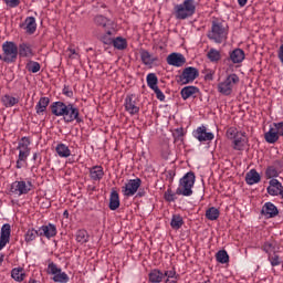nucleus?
<instances>
[{
	"label": "nucleus",
	"instance_id": "19",
	"mask_svg": "<svg viewBox=\"0 0 283 283\" xmlns=\"http://www.w3.org/2000/svg\"><path fill=\"white\" fill-rule=\"evenodd\" d=\"M20 28L25 30L27 34H34L36 32V19L34 17H28L23 23H20Z\"/></svg>",
	"mask_w": 283,
	"mask_h": 283
},
{
	"label": "nucleus",
	"instance_id": "5",
	"mask_svg": "<svg viewBox=\"0 0 283 283\" xmlns=\"http://www.w3.org/2000/svg\"><path fill=\"white\" fill-rule=\"evenodd\" d=\"M208 39L214 43H222L227 39V29L222 23L212 21L211 31L208 32Z\"/></svg>",
	"mask_w": 283,
	"mask_h": 283
},
{
	"label": "nucleus",
	"instance_id": "28",
	"mask_svg": "<svg viewBox=\"0 0 283 283\" xmlns=\"http://www.w3.org/2000/svg\"><path fill=\"white\" fill-rule=\"evenodd\" d=\"M11 277L15 282H23L25 280V270L23 268H14L11 270Z\"/></svg>",
	"mask_w": 283,
	"mask_h": 283
},
{
	"label": "nucleus",
	"instance_id": "50",
	"mask_svg": "<svg viewBox=\"0 0 283 283\" xmlns=\"http://www.w3.org/2000/svg\"><path fill=\"white\" fill-rule=\"evenodd\" d=\"M262 251H264L265 253H268L269 255H271L272 251H275V244L266 241L263 243L262 245Z\"/></svg>",
	"mask_w": 283,
	"mask_h": 283
},
{
	"label": "nucleus",
	"instance_id": "29",
	"mask_svg": "<svg viewBox=\"0 0 283 283\" xmlns=\"http://www.w3.org/2000/svg\"><path fill=\"white\" fill-rule=\"evenodd\" d=\"M264 138L270 145H275V143L280 140V135L277 134V130L270 128L269 132L264 134Z\"/></svg>",
	"mask_w": 283,
	"mask_h": 283
},
{
	"label": "nucleus",
	"instance_id": "3",
	"mask_svg": "<svg viewBox=\"0 0 283 283\" xmlns=\"http://www.w3.org/2000/svg\"><path fill=\"white\" fill-rule=\"evenodd\" d=\"M3 55H0V61L4 63H17L19 56V46L12 41H6L2 44Z\"/></svg>",
	"mask_w": 283,
	"mask_h": 283
},
{
	"label": "nucleus",
	"instance_id": "27",
	"mask_svg": "<svg viewBox=\"0 0 283 283\" xmlns=\"http://www.w3.org/2000/svg\"><path fill=\"white\" fill-rule=\"evenodd\" d=\"M90 176L93 180H103V176H105V171H103V166H93L90 169Z\"/></svg>",
	"mask_w": 283,
	"mask_h": 283
},
{
	"label": "nucleus",
	"instance_id": "13",
	"mask_svg": "<svg viewBox=\"0 0 283 283\" xmlns=\"http://www.w3.org/2000/svg\"><path fill=\"white\" fill-rule=\"evenodd\" d=\"M269 187L266 188V191L270 196H281L283 200V186L282 182L277 179H271L269 181Z\"/></svg>",
	"mask_w": 283,
	"mask_h": 283
},
{
	"label": "nucleus",
	"instance_id": "9",
	"mask_svg": "<svg viewBox=\"0 0 283 283\" xmlns=\"http://www.w3.org/2000/svg\"><path fill=\"white\" fill-rule=\"evenodd\" d=\"M32 181H14L11 184L10 191L11 193H15L18 196H25L32 191Z\"/></svg>",
	"mask_w": 283,
	"mask_h": 283
},
{
	"label": "nucleus",
	"instance_id": "18",
	"mask_svg": "<svg viewBox=\"0 0 283 283\" xmlns=\"http://www.w3.org/2000/svg\"><path fill=\"white\" fill-rule=\"evenodd\" d=\"M51 114L53 116H65V112H67V104L59 101V102H53L50 105Z\"/></svg>",
	"mask_w": 283,
	"mask_h": 283
},
{
	"label": "nucleus",
	"instance_id": "46",
	"mask_svg": "<svg viewBox=\"0 0 283 283\" xmlns=\"http://www.w3.org/2000/svg\"><path fill=\"white\" fill-rule=\"evenodd\" d=\"M28 72H32V74H36V72L41 71V64L39 62L30 61L27 64Z\"/></svg>",
	"mask_w": 283,
	"mask_h": 283
},
{
	"label": "nucleus",
	"instance_id": "7",
	"mask_svg": "<svg viewBox=\"0 0 283 283\" xmlns=\"http://www.w3.org/2000/svg\"><path fill=\"white\" fill-rule=\"evenodd\" d=\"M140 185H143V180L140 178L129 179L123 187L122 193L126 198H132V196H136L138 189H140Z\"/></svg>",
	"mask_w": 283,
	"mask_h": 283
},
{
	"label": "nucleus",
	"instance_id": "2",
	"mask_svg": "<svg viewBox=\"0 0 283 283\" xmlns=\"http://www.w3.org/2000/svg\"><path fill=\"white\" fill-rule=\"evenodd\" d=\"M196 14V0H185L181 4L175 6V17L179 21L190 19Z\"/></svg>",
	"mask_w": 283,
	"mask_h": 283
},
{
	"label": "nucleus",
	"instance_id": "45",
	"mask_svg": "<svg viewBox=\"0 0 283 283\" xmlns=\"http://www.w3.org/2000/svg\"><path fill=\"white\" fill-rule=\"evenodd\" d=\"M53 282L67 283L70 282V276H67V273L60 270V272H57L56 275L53 276Z\"/></svg>",
	"mask_w": 283,
	"mask_h": 283
},
{
	"label": "nucleus",
	"instance_id": "6",
	"mask_svg": "<svg viewBox=\"0 0 283 283\" xmlns=\"http://www.w3.org/2000/svg\"><path fill=\"white\" fill-rule=\"evenodd\" d=\"M198 76H200V71L193 66H188L184 69L182 73L178 76L177 82L180 85H189V83H193Z\"/></svg>",
	"mask_w": 283,
	"mask_h": 283
},
{
	"label": "nucleus",
	"instance_id": "51",
	"mask_svg": "<svg viewBox=\"0 0 283 283\" xmlns=\"http://www.w3.org/2000/svg\"><path fill=\"white\" fill-rule=\"evenodd\" d=\"M164 198L166 202H176V193L171 191V188H169L165 193Z\"/></svg>",
	"mask_w": 283,
	"mask_h": 283
},
{
	"label": "nucleus",
	"instance_id": "33",
	"mask_svg": "<svg viewBox=\"0 0 283 283\" xmlns=\"http://www.w3.org/2000/svg\"><path fill=\"white\" fill-rule=\"evenodd\" d=\"M182 224H185V220L180 214H174L170 221L171 229H175V231H178V229L182 228Z\"/></svg>",
	"mask_w": 283,
	"mask_h": 283
},
{
	"label": "nucleus",
	"instance_id": "8",
	"mask_svg": "<svg viewBox=\"0 0 283 283\" xmlns=\"http://www.w3.org/2000/svg\"><path fill=\"white\" fill-rule=\"evenodd\" d=\"M64 123H83V117H81V112L76 105L69 103L66 106V112L63 115Z\"/></svg>",
	"mask_w": 283,
	"mask_h": 283
},
{
	"label": "nucleus",
	"instance_id": "47",
	"mask_svg": "<svg viewBox=\"0 0 283 283\" xmlns=\"http://www.w3.org/2000/svg\"><path fill=\"white\" fill-rule=\"evenodd\" d=\"M61 268H59L57 265H56V263H54V262H51V263H49V265H48V270H46V273L49 274V275H56L57 273H61Z\"/></svg>",
	"mask_w": 283,
	"mask_h": 283
},
{
	"label": "nucleus",
	"instance_id": "15",
	"mask_svg": "<svg viewBox=\"0 0 283 283\" xmlns=\"http://www.w3.org/2000/svg\"><path fill=\"white\" fill-rule=\"evenodd\" d=\"M56 226L53 223H49L39 228L40 238H48V240H50L51 238H56Z\"/></svg>",
	"mask_w": 283,
	"mask_h": 283
},
{
	"label": "nucleus",
	"instance_id": "35",
	"mask_svg": "<svg viewBox=\"0 0 283 283\" xmlns=\"http://www.w3.org/2000/svg\"><path fill=\"white\" fill-rule=\"evenodd\" d=\"M12 233V227L10 223H4L0 231V238L10 242V235Z\"/></svg>",
	"mask_w": 283,
	"mask_h": 283
},
{
	"label": "nucleus",
	"instance_id": "61",
	"mask_svg": "<svg viewBox=\"0 0 283 283\" xmlns=\"http://www.w3.org/2000/svg\"><path fill=\"white\" fill-rule=\"evenodd\" d=\"M205 81H213V73L210 72L208 74L205 75Z\"/></svg>",
	"mask_w": 283,
	"mask_h": 283
},
{
	"label": "nucleus",
	"instance_id": "60",
	"mask_svg": "<svg viewBox=\"0 0 283 283\" xmlns=\"http://www.w3.org/2000/svg\"><path fill=\"white\" fill-rule=\"evenodd\" d=\"M9 243L10 241L0 237V251L3 250L6 244H9Z\"/></svg>",
	"mask_w": 283,
	"mask_h": 283
},
{
	"label": "nucleus",
	"instance_id": "48",
	"mask_svg": "<svg viewBox=\"0 0 283 283\" xmlns=\"http://www.w3.org/2000/svg\"><path fill=\"white\" fill-rule=\"evenodd\" d=\"M172 137L175 138V143L178 140H182V138H185V128H176L172 133Z\"/></svg>",
	"mask_w": 283,
	"mask_h": 283
},
{
	"label": "nucleus",
	"instance_id": "22",
	"mask_svg": "<svg viewBox=\"0 0 283 283\" xmlns=\"http://www.w3.org/2000/svg\"><path fill=\"white\" fill-rule=\"evenodd\" d=\"M244 50L234 49L232 52H230L228 61H231L234 64L242 63V61H244Z\"/></svg>",
	"mask_w": 283,
	"mask_h": 283
},
{
	"label": "nucleus",
	"instance_id": "23",
	"mask_svg": "<svg viewBox=\"0 0 283 283\" xmlns=\"http://www.w3.org/2000/svg\"><path fill=\"white\" fill-rule=\"evenodd\" d=\"M139 54H140L142 63H144V65H154V63L158 61V57L153 56L151 53H149V51L147 50H142Z\"/></svg>",
	"mask_w": 283,
	"mask_h": 283
},
{
	"label": "nucleus",
	"instance_id": "21",
	"mask_svg": "<svg viewBox=\"0 0 283 283\" xmlns=\"http://www.w3.org/2000/svg\"><path fill=\"white\" fill-rule=\"evenodd\" d=\"M262 180V177L260 176V172L255 169H251L245 175V182L247 185H258Z\"/></svg>",
	"mask_w": 283,
	"mask_h": 283
},
{
	"label": "nucleus",
	"instance_id": "11",
	"mask_svg": "<svg viewBox=\"0 0 283 283\" xmlns=\"http://www.w3.org/2000/svg\"><path fill=\"white\" fill-rule=\"evenodd\" d=\"M134 94H128L125 98V109L130 114V116H136L140 112V107L136 105V99Z\"/></svg>",
	"mask_w": 283,
	"mask_h": 283
},
{
	"label": "nucleus",
	"instance_id": "1",
	"mask_svg": "<svg viewBox=\"0 0 283 283\" xmlns=\"http://www.w3.org/2000/svg\"><path fill=\"white\" fill-rule=\"evenodd\" d=\"M193 185H196V174L189 171L179 180V187L176 190V195L186 197L193 196Z\"/></svg>",
	"mask_w": 283,
	"mask_h": 283
},
{
	"label": "nucleus",
	"instance_id": "62",
	"mask_svg": "<svg viewBox=\"0 0 283 283\" xmlns=\"http://www.w3.org/2000/svg\"><path fill=\"white\" fill-rule=\"evenodd\" d=\"M23 163H25V161L18 158L17 165H15L17 169H21L23 167Z\"/></svg>",
	"mask_w": 283,
	"mask_h": 283
},
{
	"label": "nucleus",
	"instance_id": "59",
	"mask_svg": "<svg viewBox=\"0 0 283 283\" xmlns=\"http://www.w3.org/2000/svg\"><path fill=\"white\" fill-rule=\"evenodd\" d=\"M164 277H176V270L166 271Z\"/></svg>",
	"mask_w": 283,
	"mask_h": 283
},
{
	"label": "nucleus",
	"instance_id": "37",
	"mask_svg": "<svg viewBox=\"0 0 283 283\" xmlns=\"http://www.w3.org/2000/svg\"><path fill=\"white\" fill-rule=\"evenodd\" d=\"M112 36H114V30H108L104 35L101 36L102 43L104 45H114V40Z\"/></svg>",
	"mask_w": 283,
	"mask_h": 283
},
{
	"label": "nucleus",
	"instance_id": "14",
	"mask_svg": "<svg viewBox=\"0 0 283 283\" xmlns=\"http://www.w3.org/2000/svg\"><path fill=\"white\" fill-rule=\"evenodd\" d=\"M249 138H247V133H239L237 137L232 140V147L235 151H244Z\"/></svg>",
	"mask_w": 283,
	"mask_h": 283
},
{
	"label": "nucleus",
	"instance_id": "36",
	"mask_svg": "<svg viewBox=\"0 0 283 283\" xmlns=\"http://www.w3.org/2000/svg\"><path fill=\"white\" fill-rule=\"evenodd\" d=\"M207 57L211 63H218V61L222 59V55L220 54V51L216 49H210L209 52L207 53Z\"/></svg>",
	"mask_w": 283,
	"mask_h": 283
},
{
	"label": "nucleus",
	"instance_id": "38",
	"mask_svg": "<svg viewBox=\"0 0 283 283\" xmlns=\"http://www.w3.org/2000/svg\"><path fill=\"white\" fill-rule=\"evenodd\" d=\"M36 238H41L39 235V228L38 229H34V228L29 229L24 235L25 242H32V241L36 240Z\"/></svg>",
	"mask_w": 283,
	"mask_h": 283
},
{
	"label": "nucleus",
	"instance_id": "49",
	"mask_svg": "<svg viewBox=\"0 0 283 283\" xmlns=\"http://www.w3.org/2000/svg\"><path fill=\"white\" fill-rule=\"evenodd\" d=\"M242 132H238V128L235 127H230L228 130H227V138H229V140H233L235 139L239 134H241Z\"/></svg>",
	"mask_w": 283,
	"mask_h": 283
},
{
	"label": "nucleus",
	"instance_id": "10",
	"mask_svg": "<svg viewBox=\"0 0 283 283\" xmlns=\"http://www.w3.org/2000/svg\"><path fill=\"white\" fill-rule=\"evenodd\" d=\"M261 216H263L265 220H270L271 218H277V216H280V209H277V207L273 202L268 201L263 205L261 209Z\"/></svg>",
	"mask_w": 283,
	"mask_h": 283
},
{
	"label": "nucleus",
	"instance_id": "55",
	"mask_svg": "<svg viewBox=\"0 0 283 283\" xmlns=\"http://www.w3.org/2000/svg\"><path fill=\"white\" fill-rule=\"evenodd\" d=\"M62 94H64V96H67V98H72V96H74V92L70 90V86L64 85L63 90H62Z\"/></svg>",
	"mask_w": 283,
	"mask_h": 283
},
{
	"label": "nucleus",
	"instance_id": "43",
	"mask_svg": "<svg viewBox=\"0 0 283 283\" xmlns=\"http://www.w3.org/2000/svg\"><path fill=\"white\" fill-rule=\"evenodd\" d=\"M17 149H19V151H30V137H22Z\"/></svg>",
	"mask_w": 283,
	"mask_h": 283
},
{
	"label": "nucleus",
	"instance_id": "58",
	"mask_svg": "<svg viewBox=\"0 0 283 283\" xmlns=\"http://www.w3.org/2000/svg\"><path fill=\"white\" fill-rule=\"evenodd\" d=\"M147 196V190L145 188H138L136 198H145Z\"/></svg>",
	"mask_w": 283,
	"mask_h": 283
},
{
	"label": "nucleus",
	"instance_id": "40",
	"mask_svg": "<svg viewBox=\"0 0 283 283\" xmlns=\"http://www.w3.org/2000/svg\"><path fill=\"white\" fill-rule=\"evenodd\" d=\"M206 218L207 220H218L220 218V210L216 207H211L206 211Z\"/></svg>",
	"mask_w": 283,
	"mask_h": 283
},
{
	"label": "nucleus",
	"instance_id": "4",
	"mask_svg": "<svg viewBox=\"0 0 283 283\" xmlns=\"http://www.w3.org/2000/svg\"><path fill=\"white\" fill-rule=\"evenodd\" d=\"M238 83H240V77L233 73L228 75L223 82L219 83L217 90L222 96H231L233 94V85H238Z\"/></svg>",
	"mask_w": 283,
	"mask_h": 283
},
{
	"label": "nucleus",
	"instance_id": "54",
	"mask_svg": "<svg viewBox=\"0 0 283 283\" xmlns=\"http://www.w3.org/2000/svg\"><path fill=\"white\" fill-rule=\"evenodd\" d=\"M28 156H30V151L29 150H19L18 158L20 160H23V163H27Z\"/></svg>",
	"mask_w": 283,
	"mask_h": 283
},
{
	"label": "nucleus",
	"instance_id": "57",
	"mask_svg": "<svg viewBox=\"0 0 283 283\" xmlns=\"http://www.w3.org/2000/svg\"><path fill=\"white\" fill-rule=\"evenodd\" d=\"M273 126L275 127L279 136H283V122L274 123Z\"/></svg>",
	"mask_w": 283,
	"mask_h": 283
},
{
	"label": "nucleus",
	"instance_id": "30",
	"mask_svg": "<svg viewBox=\"0 0 283 283\" xmlns=\"http://www.w3.org/2000/svg\"><path fill=\"white\" fill-rule=\"evenodd\" d=\"M55 150L60 158H70V156L72 155L70 147H67L65 144H57Z\"/></svg>",
	"mask_w": 283,
	"mask_h": 283
},
{
	"label": "nucleus",
	"instance_id": "24",
	"mask_svg": "<svg viewBox=\"0 0 283 283\" xmlns=\"http://www.w3.org/2000/svg\"><path fill=\"white\" fill-rule=\"evenodd\" d=\"M118 207H120V197L118 196V191L113 190L109 197L108 209H111V211H116Z\"/></svg>",
	"mask_w": 283,
	"mask_h": 283
},
{
	"label": "nucleus",
	"instance_id": "25",
	"mask_svg": "<svg viewBox=\"0 0 283 283\" xmlns=\"http://www.w3.org/2000/svg\"><path fill=\"white\" fill-rule=\"evenodd\" d=\"M199 92L200 88H198L197 86H185L184 88H181L180 94L181 98L184 101H187L188 98H191L193 94H198Z\"/></svg>",
	"mask_w": 283,
	"mask_h": 283
},
{
	"label": "nucleus",
	"instance_id": "26",
	"mask_svg": "<svg viewBox=\"0 0 283 283\" xmlns=\"http://www.w3.org/2000/svg\"><path fill=\"white\" fill-rule=\"evenodd\" d=\"M163 280H165V274L160 270L155 269L148 274V281L151 283H160Z\"/></svg>",
	"mask_w": 283,
	"mask_h": 283
},
{
	"label": "nucleus",
	"instance_id": "31",
	"mask_svg": "<svg viewBox=\"0 0 283 283\" xmlns=\"http://www.w3.org/2000/svg\"><path fill=\"white\" fill-rule=\"evenodd\" d=\"M93 23H95V25H97L98 28H107V25L112 23V20H109L105 15L97 14L94 17Z\"/></svg>",
	"mask_w": 283,
	"mask_h": 283
},
{
	"label": "nucleus",
	"instance_id": "44",
	"mask_svg": "<svg viewBox=\"0 0 283 283\" xmlns=\"http://www.w3.org/2000/svg\"><path fill=\"white\" fill-rule=\"evenodd\" d=\"M280 174L277 172V168L275 166H269L265 170V177L268 180H275Z\"/></svg>",
	"mask_w": 283,
	"mask_h": 283
},
{
	"label": "nucleus",
	"instance_id": "42",
	"mask_svg": "<svg viewBox=\"0 0 283 283\" xmlns=\"http://www.w3.org/2000/svg\"><path fill=\"white\" fill-rule=\"evenodd\" d=\"M216 258H217V262H219V264L229 263V253L227 252V250L218 251L216 254Z\"/></svg>",
	"mask_w": 283,
	"mask_h": 283
},
{
	"label": "nucleus",
	"instance_id": "12",
	"mask_svg": "<svg viewBox=\"0 0 283 283\" xmlns=\"http://www.w3.org/2000/svg\"><path fill=\"white\" fill-rule=\"evenodd\" d=\"M193 137L199 140V143H207V140H213V133H207L206 126H200L196 130H193Z\"/></svg>",
	"mask_w": 283,
	"mask_h": 283
},
{
	"label": "nucleus",
	"instance_id": "17",
	"mask_svg": "<svg viewBox=\"0 0 283 283\" xmlns=\"http://www.w3.org/2000/svg\"><path fill=\"white\" fill-rule=\"evenodd\" d=\"M18 54L21 59H32V56H34L32 45L27 42L20 43L18 46Z\"/></svg>",
	"mask_w": 283,
	"mask_h": 283
},
{
	"label": "nucleus",
	"instance_id": "39",
	"mask_svg": "<svg viewBox=\"0 0 283 283\" xmlns=\"http://www.w3.org/2000/svg\"><path fill=\"white\" fill-rule=\"evenodd\" d=\"M113 46L116 50H127V40L125 38L122 36H117L114 41H113Z\"/></svg>",
	"mask_w": 283,
	"mask_h": 283
},
{
	"label": "nucleus",
	"instance_id": "53",
	"mask_svg": "<svg viewBox=\"0 0 283 283\" xmlns=\"http://www.w3.org/2000/svg\"><path fill=\"white\" fill-rule=\"evenodd\" d=\"M7 8H19L21 4V0H3Z\"/></svg>",
	"mask_w": 283,
	"mask_h": 283
},
{
	"label": "nucleus",
	"instance_id": "63",
	"mask_svg": "<svg viewBox=\"0 0 283 283\" xmlns=\"http://www.w3.org/2000/svg\"><path fill=\"white\" fill-rule=\"evenodd\" d=\"M249 0H238V3L240 6V8H244V6H247Z\"/></svg>",
	"mask_w": 283,
	"mask_h": 283
},
{
	"label": "nucleus",
	"instance_id": "41",
	"mask_svg": "<svg viewBox=\"0 0 283 283\" xmlns=\"http://www.w3.org/2000/svg\"><path fill=\"white\" fill-rule=\"evenodd\" d=\"M146 81L150 90H156L158 87V76H156L155 73H149Z\"/></svg>",
	"mask_w": 283,
	"mask_h": 283
},
{
	"label": "nucleus",
	"instance_id": "16",
	"mask_svg": "<svg viewBox=\"0 0 283 283\" xmlns=\"http://www.w3.org/2000/svg\"><path fill=\"white\" fill-rule=\"evenodd\" d=\"M168 65H172L174 67H182L185 63H187V59L181 53H170L167 56Z\"/></svg>",
	"mask_w": 283,
	"mask_h": 283
},
{
	"label": "nucleus",
	"instance_id": "56",
	"mask_svg": "<svg viewBox=\"0 0 283 283\" xmlns=\"http://www.w3.org/2000/svg\"><path fill=\"white\" fill-rule=\"evenodd\" d=\"M153 91L156 94V97L158 98V101H165V93H163V91H160V88L157 86V88H153Z\"/></svg>",
	"mask_w": 283,
	"mask_h": 283
},
{
	"label": "nucleus",
	"instance_id": "20",
	"mask_svg": "<svg viewBox=\"0 0 283 283\" xmlns=\"http://www.w3.org/2000/svg\"><path fill=\"white\" fill-rule=\"evenodd\" d=\"M50 105V97H40L38 104L35 105V113L38 116H43L48 112V106Z\"/></svg>",
	"mask_w": 283,
	"mask_h": 283
},
{
	"label": "nucleus",
	"instance_id": "64",
	"mask_svg": "<svg viewBox=\"0 0 283 283\" xmlns=\"http://www.w3.org/2000/svg\"><path fill=\"white\" fill-rule=\"evenodd\" d=\"M28 283H38V282H36V280L31 279V280H29V282H28Z\"/></svg>",
	"mask_w": 283,
	"mask_h": 283
},
{
	"label": "nucleus",
	"instance_id": "32",
	"mask_svg": "<svg viewBox=\"0 0 283 283\" xmlns=\"http://www.w3.org/2000/svg\"><path fill=\"white\" fill-rule=\"evenodd\" d=\"M75 240L76 242H80V244H85L86 242H90V233L85 229L77 230Z\"/></svg>",
	"mask_w": 283,
	"mask_h": 283
},
{
	"label": "nucleus",
	"instance_id": "52",
	"mask_svg": "<svg viewBox=\"0 0 283 283\" xmlns=\"http://www.w3.org/2000/svg\"><path fill=\"white\" fill-rule=\"evenodd\" d=\"M269 261L272 264V266H280V264H282V261L280 260V255H277L276 253H274L272 256L270 254Z\"/></svg>",
	"mask_w": 283,
	"mask_h": 283
},
{
	"label": "nucleus",
	"instance_id": "34",
	"mask_svg": "<svg viewBox=\"0 0 283 283\" xmlns=\"http://www.w3.org/2000/svg\"><path fill=\"white\" fill-rule=\"evenodd\" d=\"M1 101L4 107H14V105L19 104V98L12 97L9 94L3 95Z\"/></svg>",
	"mask_w": 283,
	"mask_h": 283
}]
</instances>
